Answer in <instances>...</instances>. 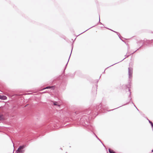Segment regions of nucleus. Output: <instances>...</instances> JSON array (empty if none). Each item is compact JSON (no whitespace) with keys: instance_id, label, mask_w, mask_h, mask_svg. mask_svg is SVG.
<instances>
[{"instance_id":"nucleus-1","label":"nucleus","mask_w":153,"mask_h":153,"mask_svg":"<svg viewBox=\"0 0 153 153\" xmlns=\"http://www.w3.org/2000/svg\"><path fill=\"white\" fill-rule=\"evenodd\" d=\"M88 117L85 115L83 116L80 119V123L83 126L88 125Z\"/></svg>"},{"instance_id":"nucleus-2","label":"nucleus","mask_w":153,"mask_h":153,"mask_svg":"<svg viewBox=\"0 0 153 153\" xmlns=\"http://www.w3.org/2000/svg\"><path fill=\"white\" fill-rule=\"evenodd\" d=\"M26 145H25L19 146L16 151L17 153H24L25 152V150L24 149Z\"/></svg>"},{"instance_id":"nucleus-3","label":"nucleus","mask_w":153,"mask_h":153,"mask_svg":"<svg viewBox=\"0 0 153 153\" xmlns=\"http://www.w3.org/2000/svg\"><path fill=\"white\" fill-rule=\"evenodd\" d=\"M132 73V69L131 68H128V74L129 77L130 78L131 77V75Z\"/></svg>"},{"instance_id":"nucleus-4","label":"nucleus","mask_w":153,"mask_h":153,"mask_svg":"<svg viewBox=\"0 0 153 153\" xmlns=\"http://www.w3.org/2000/svg\"><path fill=\"white\" fill-rule=\"evenodd\" d=\"M7 97L4 95H0V99L2 100H5L7 99Z\"/></svg>"},{"instance_id":"nucleus-5","label":"nucleus","mask_w":153,"mask_h":153,"mask_svg":"<svg viewBox=\"0 0 153 153\" xmlns=\"http://www.w3.org/2000/svg\"><path fill=\"white\" fill-rule=\"evenodd\" d=\"M147 119L148 120L149 123L151 125V126L152 128V130L153 131V123L151 121L149 120L147 118Z\"/></svg>"},{"instance_id":"nucleus-6","label":"nucleus","mask_w":153,"mask_h":153,"mask_svg":"<svg viewBox=\"0 0 153 153\" xmlns=\"http://www.w3.org/2000/svg\"><path fill=\"white\" fill-rule=\"evenodd\" d=\"M4 119V117L3 115L0 114V120H3Z\"/></svg>"},{"instance_id":"nucleus-7","label":"nucleus","mask_w":153,"mask_h":153,"mask_svg":"<svg viewBox=\"0 0 153 153\" xmlns=\"http://www.w3.org/2000/svg\"><path fill=\"white\" fill-rule=\"evenodd\" d=\"M53 88V87H52V86H48L46 88H43L42 90H44V89H46L51 88Z\"/></svg>"},{"instance_id":"nucleus-8","label":"nucleus","mask_w":153,"mask_h":153,"mask_svg":"<svg viewBox=\"0 0 153 153\" xmlns=\"http://www.w3.org/2000/svg\"><path fill=\"white\" fill-rule=\"evenodd\" d=\"M101 142V143L105 147V145L103 144L102 143V142H101V140H100V139L99 138V139H98Z\"/></svg>"},{"instance_id":"nucleus-9","label":"nucleus","mask_w":153,"mask_h":153,"mask_svg":"<svg viewBox=\"0 0 153 153\" xmlns=\"http://www.w3.org/2000/svg\"><path fill=\"white\" fill-rule=\"evenodd\" d=\"M52 103H53V105H57V104H56V102H52Z\"/></svg>"},{"instance_id":"nucleus-10","label":"nucleus","mask_w":153,"mask_h":153,"mask_svg":"<svg viewBox=\"0 0 153 153\" xmlns=\"http://www.w3.org/2000/svg\"><path fill=\"white\" fill-rule=\"evenodd\" d=\"M115 108L113 109H111V110H107V111H112V110H114V109H116V108Z\"/></svg>"},{"instance_id":"nucleus-11","label":"nucleus","mask_w":153,"mask_h":153,"mask_svg":"<svg viewBox=\"0 0 153 153\" xmlns=\"http://www.w3.org/2000/svg\"><path fill=\"white\" fill-rule=\"evenodd\" d=\"M95 135L96 136V138L97 139H99V138L97 137V136L95 134Z\"/></svg>"},{"instance_id":"nucleus-12","label":"nucleus","mask_w":153,"mask_h":153,"mask_svg":"<svg viewBox=\"0 0 153 153\" xmlns=\"http://www.w3.org/2000/svg\"><path fill=\"white\" fill-rule=\"evenodd\" d=\"M134 107L136 108H137V109L138 111V109L137 108V107H136V105H135L134 106Z\"/></svg>"},{"instance_id":"nucleus-13","label":"nucleus","mask_w":153,"mask_h":153,"mask_svg":"<svg viewBox=\"0 0 153 153\" xmlns=\"http://www.w3.org/2000/svg\"><path fill=\"white\" fill-rule=\"evenodd\" d=\"M99 21H100V18H99Z\"/></svg>"},{"instance_id":"nucleus-14","label":"nucleus","mask_w":153,"mask_h":153,"mask_svg":"<svg viewBox=\"0 0 153 153\" xmlns=\"http://www.w3.org/2000/svg\"><path fill=\"white\" fill-rule=\"evenodd\" d=\"M26 105H28L27 104Z\"/></svg>"}]
</instances>
